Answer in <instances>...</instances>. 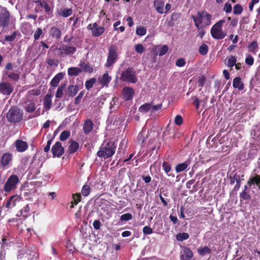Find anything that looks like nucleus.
<instances>
[{"mask_svg": "<svg viewBox=\"0 0 260 260\" xmlns=\"http://www.w3.org/2000/svg\"><path fill=\"white\" fill-rule=\"evenodd\" d=\"M72 12L73 11L71 9L66 8L63 9L61 13H60V14L64 17H67L72 15Z\"/></svg>", "mask_w": 260, "mask_h": 260, "instance_id": "obj_50", "label": "nucleus"}, {"mask_svg": "<svg viewBox=\"0 0 260 260\" xmlns=\"http://www.w3.org/2000/svg\"><path fill=\"white\" fill-rule=\"evenodd\" d=\"M247 186H244V189L240 193V197L244 200H249L250 199V196L247 192Z\"/></svg>", "mask_w": 260, "mask_h": 260, "instance_id": "obj_37", "label": "nucleus"}, {"mask_svg": "<svg viewBox=\"0 0 260 260\" xmlns=\"http://www.w3.org/2000/svg\"><path fill=\"white\" fill-rule=\"evenodd\" d=\"M247 184L249 187L255 185L260 189V175L254 174V176L251 177L247 181Z\"/></svg>", "mask_w": 260, "mask_h": 260, "instance_id": "obj_12", "label": "nucleus"}, {"mask_svg": "<svg viewBox=\"0 0 260 260\" xmlns=\"http://www.w3.org/2000/svg\"><path fill=\"white\" fill-rule=\"evenodd\" d=\"M43 30L41 28H37V30L34 33V39L35 40H38L40 39V37L43 35Z\"/></svg>", "mask_w": 260, "mask_h": 260, "instance_id": "obj_51", "label": "nucleus"}, {"mask_svg": "<svg viewBox=\"0 0 260 260\" xmlns=\"http://www.w3.org/2000/svg\"><path fill=\"white\" fill-rule=\"evenodd\" d=\"M143 232L144 234H151L153 233V230L150 226H145L143 229Z\"/></svg>", "mask_w": 260, "mask_h": 260, "instance_id": "obj_63", "label": "nucleus"}, {"mask_svg": "<svg viewBox=\"0 0 260 260\" xmlns=\"http://www.w3.org/2000/svg\"><path fill=\"white\" fill-rule=\"evenodd\" d=\"M39 5L41 7H43L46 12H48L50 11V8L46 2L43 1L39 3Z\"/></svg>", "mask_w": 260, "mask_h": 260, "instance_id": "obj_58", "label": "nucleus"}, {"mask_svg": "<svg viewBox=\"0 0 260 260\" xmlns=\"http://www.w3.org/2000/svg\"><path fill=\"white\" fill-rule=\"evenodd\" d=\"M151 104L149 103H146L144 105L141 106L139 109V111L141 113H145L148 111V110H151Z\"/></svg>", "mask_w": 260, "mask_h": 260, "instance_id": "obj_39", "label": "nucleus"}, {"mask_svg": "<svg viewBox=\"0 0 260 260\" xmlns=\"http://www.w3.org/2000/svg\"><path fill=\"white\" fill-rule=\"evenodd\" d=\"M79 66L81 67L80 68L82 70V71H83L88 73H92L93 71L92 67H90L84 61H80Z\"/></svg>", "mask_w": 260, "mask_h": 260, "instance_id": "obj_31", "label": "nucleus"}, {"mask_svg": "<svg viewBox=\"0 0 260 260\" xmlns=\"http://www.w3.org/2000/svg\"><path fill=\"white\" fill-rule=\"evenodd\" d=\"M180 258L181 260H194L193 253L191 250L186 246L181 247Z\"/></svg>", "mask_w": 260, "mask_h": 260, "instance_id": "obj_8", "label": "nucleus"}, {"mask_svg": "<svg viewBox=\"0 0 260 260\" xmlns=\"http://www.w3.org/2000/svg\"><path fill=\"white\" fill-rule=\"evenodd\" d=\"M51 152L53 157H61L64 152V149L62 144L59 142H56L51 149Z\"/></svg>", "mask_w": 260, "mask_h": 260, "instance_id": "obj_7", "label": "nucleus"}, {"mask_svg": "<svg viewBox=\"0 0 260 260\" xmlns=\"http://www.w3.org/2000/svg\"><path fill=\"white\" fill-rule=\"evenodd\" d=\"M87 28L91 30L92 35L94 37H98L101 35L105 31L103 27L99 26L97 23L90 24L88 25Z\"/></svg>", "mask_w": 260, "mask_h": 260, "instance_id": "obj_9", "label": "nucleus"}, {"mask_svg": "<svg viewBox=\"0 0 260 260\" xmlns=\"http://www.w3.org/2000/svg\"><path fill=\"white\" fill-rule=\"evenodd\" d=\"M185 64V60L183 58H179L176 61V65L179 67H183Z\"/></svg>", "mask_w": 260, "mask_h": 260, "instance_id": "obj_64", "label": "nucleus"}, {"mask_svg": "<svg viewBox=\"0 0 260 260\" xmlns=\"http://www.w3.org/2000/svg\"><path fill=\"white\" fill-rule=\"evenodd\" d=\"M135 51L138 53H142L144 51V48L141 44H138L135 46Z\"/></svg>", "mask_w": 260, "mask_h": 260, "instance_id": "obj_57", "label": "nucleus"}, {"mask_svg": "<svg viewBox=\"0 0 260 260\" xmlns=\"http://www.w3.org/2000/svg\"><path fill=\"white\" fill-rule=\"evenodd\" d=\"M120 24V21H117L114 24V29L115 30H118L119 29L121 32H123L125 30V27L123 26H120L119 28L117 27L118 25Z\"/></svg>", "mask_w": 260, "mask_h": 260, "instance_id": "obj_60", "label": "nucleus"}, {"mask_svg": "<svg viewBox=\"0 0 260 260\" xmlns=\"http://www.w3.org/2000/svg\"><path fill=\"white\" fill-rule=\"evenodd\" d=\"M235 180L236 182V184L235 185V186L234 187V189L237 190H238L240 187L241 179H240V176L238 175H237L236 174L235 175Z\"/></svg>", "mask_w": 260, "mask_h": 260, "instance_id": "obj_55", "label": "nucleus"}, {"mask_svg": "<svg viewBox=\"0 0 260 260\" xmlns=\"http://www.w3.org/2000/svg\"><path fill=\"white\" fill-rule=\"evenodd\" d=\"M120 80L122 81H127L135 83L137 81L135 72L132 68H128L121 73Z\"/></svg>", "mask_w": 260, "mask_h": 260, "instance_id": "obj_4", "label": "nucleus"}, {"mask_svg": "<svg viewBox=\"0 0 260 260\" xmlns=\"http://www.w3.org/2000/svg\"><path fill=\"white\" fill-rule=\"evenodd\" d=\"M15 144L16 150L18 152H24L28 148V145L27 143L21 140H16Z\"/></svg>", "mask_w": 260, "mask_h": 260, "instance_id": "obj_13", "label": "nucleus"}, {"mask_svg": "<svg viewBox=\"0 0 260 260\" xmlns=\"http://www.w3.org/2000/svg\"><path fill=\"white\" fill-rule=\"evenodd\" d=\"M52 95L50 93L46 94L44 98V106L47 109H49L52 105Z\"/></svg>", "mask_w": 260, "mask_h": 260, "instance_id": "obj_23", "label": "nucleus"}, {"mask_svg": "<svg viewBox=\"0 0 260 260\" xmlns=\"http://www.w3.org/2000/svg\"><path fill=\"white\" fill-rule=\"evenodd\" d=\"M9 121L12 123L20 122L23 118V115H6Z\"/></svg>", "mask_w": 260, "mask_h": 260, "instance_id": "obj_19", "label": "nucleus"}, {"mask_svg": "<svg viewBox=\"0 0 260 260\" xmlns=\"http://www.w3.org/2000/svg\"><path fill=\"white\" fill-rule=\"evenodd\" d=\"M51 49H52L54 51L55 54L58 56H62L64 54V51L62 50V47L60 48H53V46H52Z\"/></svg>", "mask_w": 260, "mask_h": 260, "instance_id": "obj_53", "label": "nucleus"}, {"mask_svg": "<svg viewBox=\"0 0 260 260\" xmlns=\"http://www.w3.org/2000/svg\"><path fill=\"white\" fill-rule=\"evenodd\" d=\"M199 53L203 55H206L208 51V46L205 44H202L200 47L199 48Z\"/></svg>", "mask_w": 260, "mask_h": 260, "instance_id": "obj_45", "label": "nucleus"}, {"mask_svg": "<svg viewBox=\"0 0 260 260\" xmlns=\"http://www.w3.org/2000/svg\"><path fill=\"white\" fill-rule=\"evenodd\" d=\"M191 17L193 19L195 26L199 30L211 24V15L206 12H198L196 16L192 15Z\"/></svg>", "mask_w": 260, "mask_h": 260, "instance_id": "obj_2", "label": "nucleus"}, {"mask_svg": "<svg viewBox=\"0 0 260 260\" xmlns=\"http://www.w3.org/2000/svg\"><path fill=\"white\" fill-rule=\"evenodd\" d=\"M116 148V145L113 141L104 142L101 146L96 154L99 157L104 159L110 158L115 153Z\"/></svg>", "mask_w": 260, "mask_h": 260, "instance_id": "obj_1", "label": "nucleus"}, {"mask_svg": "<svg viewBox=\"0 0 260 260\" xmlns=\"http://www.w3.org/2000/svg\"><path fill=\"white\" fill-rule=\"evenodd\" d=\"M13 86L8 82L0 83V93L4 95H10L13 92Z\"/></svg>", "mask_w": 260, "mask_h": 260, "instance_id": "obj_10", "label": "nucleus"}, {"mask_svg": "<svg viewBox=\"0 0 260 260\" xmlns=\"http://www.w3.org/2000/svg\"><path fill=\"white\" fill-rule=\"evenodd\" d=\"M35 109L36 107L35 104L33 103H30L28 104L27 106L26 107V111L27 112L31 113L34 112Z\"/></svg>", "mask_w": 260, "mask_h": 260, "instance_id": "obj_54", "label": "nucleus"}, {"mask_svg": "<svg viewBox=\"0 0 260 260\" xmlns=\"http://www.w3.org/2000/svg\"><path fill=\"white\" fill-rule=\"evenodd\" d=\"M243 11V8L240 5L237 4L234 7V13L236 15L240 14Z\"/></svg>", "mask_w": 260, "mask_h": 260, "instance_id": "obj_52", "label": "nucleus"}, {"mask_svg": "<svg viewBox=\"0 0 260 260\" xmlns=\"http://www.w3.org/2000/svg\"><path fill=\"white\" fill-rule=\"evenodd\" d=\"M188 164L185 161L177 165L175 167V170L177 173H180L184 171L188 167Z\"/></svg>", "mask_w": 260, "mask_h": 260, "instance_id": "obj_33", "label": "nucleus"}, {"mask_svg": "<svg viewBox=\"0 0 260 260\" xmlns=\"http://www.w3.org/2000/svg\"><path fill=\"white\" fill-rule=\"evenodd\" d=\"M78 91V87L77 85H70L66 91V94L69 96H75Z\"/></svg>", "mask_w": 260, "mask_h": 260, "instance_id": "obj_18", "label": "nucleus"}, {"mask_svg": "<svg viewBox=\"0 0 260 260\" xmlns=\"http://www.w3.org/2000/svg\"><path fill=\"white\" fill-rule=\"evenodd\" d=\"M137 141L140 144H142L145 141V138L142 132L139 133L137 137Z\"/></svg>", "mask_w": 260, "mask_h": 260, "instance_id": "obj_61", "label": "nucleus"}, {"mask_svg": "<svg viewBox=\"0 0 260 260\" xmlns=\"http://www.w3.org/2000/svg\"><path fill=\"white\" fill-rule=\"evenodd\" d=\"M164 2L162 0H155L153 5L156 11L160 14L164 13Z\"/></svg>", "mask_w": 260, "mask_h": 260, "instance_id": "obj_17", "label": "nucleus"}, {"mask_svg": "<svg viewBox=\"0 0 260 260\" xmlns=\"http://www.w3.org/2000/svg\"><path fill=\"white\" fill-rule=\"evenodd\" d=\"M157 53L159 55L162 56L165 54L168 51V47L167 45H164L161 47H157Z\"/></svg>", "mask_w": 260, "mask_h": 260, "instance_id": "obj_41", "label": "nucleus"}, {"mask_svg": "<svg viewBox=\"0 0 260 260\" xmlns=\"http://www.w3.org/2000/svg\"><path fill=\"white\" fill-rule=\"evenodd\" d=\"M133 218V216L131 213H125L123 215H122L120 216V219L121 221H128Z\"/></svg>", "mask_w": 260, "mask_h": 260, "instance_id": "obj_48", "label": "nucleus"}, {"mask_svg": "<svg viewBox=\"0 0 260 260\" xmlns=\"http://www.w3.org/2000/svg\"><path fill=\"white\" fill-rule=\"evenodd\" d=\"M224 22L225 20L221 19L212 26L211 29V35L214 39L221 40L226 36V32L222 29V25Z\"/></svg>", "mask_w": 260, "mask_h": 260, "instance_id": "obj_3", "label": "nucleus"}, {"mask_svg": "<svg viewBox=\"0 0 260 260\" xmlns=\"http://www.w3.org/2000/svg\"><path fill=\"white\" fill-rule=\"evenodd\" d=\"M72 199L73 201L71 202V208H73L74 207L75 205H76L81 201V196L79 193H77L72 194Z\"/></svg>", "mask_w": 260, "mask_h": 260, "instance_id": "obj_26", "label": "nucleus"}, {"mask_svg": "<svg viewBox=\"0 0 260 260\" xmlns=\"http://www.w3.org/2000/svg\"><path fill=\"white\" fill-rule=\"evenodd\" d=\"M117 58V53L115 48L114 46H110L109 48V53L105 66L111 67L115 62Z\"/></svg>", "mask_w": 260, "mask_h": 260, "instance_id": "obj_6", "label": "nucleus"}, {"mask_svg": "<svg viewBox=\"0 0 260 260\" xmlns=\"http://www.w3.org/2000/svg\"><path fill=\"white\" fill-rule=\"evenodd\" d=\"M69 143L70 145L67 152L70 154H73L79 148V144L77 142L73 140H70Z\"/></svg>", "mask_w": 260, "mask_h": 260, "instance_id": "obj_14", "label": "nucleus"}, {"mask_svg": "<svg viewBox=\"0 0 260 260\" xmlns=\"http://www.w3.org/2000/svg\"><path fill=\"white\" fill-rule=\"evenodd\" d=\"M90 191V187L87 185H84L82 188L81 193L84 196H87Z\"/></svg>", "mask_w": 260, "mask_h": 260, "instance_id": "obj_47", "label": "nucleus"}, {"mask_svg": "<svg viewBox=\"0 0 260 260\" xmlns=\"http://www.w3.org/2000/svg\"><path fill=\"white\" fill-rule=\"evenodd\" d=\"M96 82V79L94 78H91L89 80L86 81L85 84L86 88L87 90H89L93 86Z\"/></svg>", "mask_w": 260, "mask_h": 260, "instance_id": "obj_42", "label": "nucleus"}, {"mask_svg": "<svg viewBox=\"0 0 260 260\" xmlns=\"http://www.w3.org/2000/svg\"><path fill=\"white\" fill-rule=\"evenodd\" d=\"M64 74L62 73L57 74L50 82V84L52 87H56L58 86L59 82L63 79Z\"/></svg>", "mask_w": 260, "mask_h": 260, "instance_id": "obj_16", "label": "nucleus"}, {"mask_svg": "<svg viewBox=\"0 0 260 260\" xmlns=\"http://www.w3.org/2000/svg\"><path fill=\"white\" fill-rule=\"evenodd\" d=\"M183 119L180 115H177L175 118V123L178 125H180L182 124Z\"/></svg>", "mask_w": 260, "mask_h": 260, "instance_id": "obj_62", "label": "nucleus"}, {"mask_svg": "<svg viewBox=\"0 0 260 260\" xmlns=\"http://www.w3.org/2000/svg\"><path fill=\"white\" fill-rule=\"evenodd\" d=\"M19 199V197L17 196H12L9 200H7L6 204V207L7 208H10L14 207L16 205V201Z\"/></svg>", "mask_w": 260, "mask_h": 260, "instance_id": "obj_20", "label": "nucleus"}, {"mask_svg": "<svg viewBox=\"0 0 260 260\" xmlns=\"http://www.w3.org/2000/svg\"><path fill=\"white\" fill-rule=\"evenodd\" d=\"M82 72V70L78 67L70 68L68 70L69 76H78Z\"/></svg>", "mask_w": 260, "mask_h": 260, "instance_id": "obj_27", "label": "nucleus"}, {"mask_svg": "<svg viewBox=\"0 0 260 260\" xmlns=\"http://www.w3.org/2000/svg\"><path fill=\"white\" fill-rule=\"evenodd\" d=\"M189 235L187 233H182L178 234L176 236V239L179 241H183L189 238Z\"/></svg>", "mask_w": 260, "mask_h": 260, "instance_id": "obj_38", "label": "nucleus"}, {"mask_svg": "<svg viewBox=\"0 0 260 260\" xmlns=\"http://www.w3.org/2000/svg\"><path fill=\"white\" fill-rule=\"evenodd\" d=\"M111 80V78L109 76L107 72L105 73L102 77L99 78L100 83L103 85H108Z\"/></svg>", "mask_w": 260, "mask_h": 260, "instance_id": "obj_22", "label": "nucleus"}, {"mask_svg": "<svg viewBox=\"0 0 260 260\" xmlns=\"http://www.w3.org/2000/svg\"><path fill=\"white\" fill-rule=\"evenodd\" d=\"M66 84H61L57 88L56 94H55V97L56 98H61L63 94V91L64 90V88L66 87Z\"/></svg>", "mask_w": 260, "mask_h": 260, "instance_id": "obj_34", "label": "nucleus"}, {"mask_svg": "<svg viewBox=\"0 0 260 260\" xmlns=\"http://www.w3.org/2000/svg\"><path fill=\"white\" fill-rule=\"evenodd\" d=\"M198 252L202 256H204L207 254H210L211 250L207 246L203 247H200L198 249Z\"/></svg>", "mask_w": 260, "mask_h": 260, "instance_id": "obj_32", "label": "nucleus"}, {"mask_svg": "<svg viewBox=\"0 0 260 260\" xmlns=\"http://www.w3.org/2000/svg\"><path fill=\"white\" fill-rule=\"evenodd\" d=\"M146 29L144 27H137L136 30V33L139 36H143L146 34Z\"/></svg>", "mask_w": 260, "mask_h": 260, "instance_id": "obj_46", "label": "nucleus"}, {"mask_svg": "<svg viewBox=\"0 0 260 260\" xmlns=\"http://www.w3.org/2000/svg\"><path fill=\"white\" fill-rule=\"evenodd\" d=\"M206 79L205 76L202 75L199 77L198 80V86L202 87L206 82Z\"/></svg>", "mask_w": 260, "mask_h": 260, "instance_id": "obj_56", "label": "nucleus"}, {"mask_svg": "<svg viewBox=\"0 0 260 260\" xmlns=\"http://www.w3.org/2000/svg\"><path fill=\"white\" fill-rule=\"evenodd\" d=\"M19 178L15 175H11L5 184L4 189L6 192H9L16 188L19 182Z\"/></svg>", "mask_w": 260, "mask_h": 260, "instance_id": "obj_5", "label": "nucleus"}, {"mask_svg": "<svg viewBox=\"0 0 260 260\" xmlns=\"http://www.w3.org/2000/svg\"><path fill=\"white\" fill-rule=\"evenodd\" d=\"M258 48V44L256 41H253L248 46V49L249 52L255 54L256 53V49Z\"/></svg>", "mask_w": 260, "mask_h": 260, "instance_id": "obj_36", "label": "nucleus"}, {"mask_svg": "<svg viewBox=\"0 0 260 260\" xmlns=\"http://www.w3.org/2000/svg\"><path fill=\"white\" fill-rule=\"evenodd\" d=\"M62 50L64 51V54L70 55L74 54L76 52V49L74 47L65 45L62 46Z\"/></svg>", "mask_w": 260, "mask_h": 260, "instance_id": "obj_28", "label": "nucleus"}, {"mask_svg": "<svg viewBox=\"0 0 260 260\" xmlns=\"http://www.w3.org/2000/svg\"><path fill=\"white\" fill-rule=\"evenodd\" d=\"M9 16L8 14H4L1 16L0 19V23L2 26L5 27L7 26L9 22Z\"/></svg>", "mask_w": 260, "mask_h": 260, "instance_id": "obj_35", "label": "nucleus"}, {"mask_svg": "<svg viewBox=\"0 0 260 260\" xmlns=\"http://www.w3.org/2000/svg\"><path fill=\"white\" fill-rule=\"evenodd\" d=\"M162 168L165 172L167 174L171 171L172 169L171 165L167 161H164L162 163Z\"/></svg>", "mask_w": 260, "mask_h": 260, "instance_id": "obj_44", "label": "nucleus"}, {"mask_svg": "<svg viewBox=\"0 0 260 260\" xmlns=\"http://www.w3.org/2000/svg\"><path fill=\"white\" fill-rule=\"evenodd\" d=\"M233 85L234 88H238L239 90H242L244 88V84L241 82L240 77H236L233 80Z\"/></svg>", "mask_w": 260, "mask_h": 260, "instance_id": "obj_24", "label": "nucleus"}, {"mask_svg": "<svg viewBox=\"0 0 260 260\" xmlns=\"http://www.w3.org/2000/svg\"><path fill=\"white\" fill-rule=\"evenodd\" d=\"M93 123L90 120H86L83 125V131L85 134H88L91 131L93 128Z\"/></svg>", "mask_w": 260, "mask_h": 260, "instance_id": "obj_21", "label": "nucleus"}, {"mask_svg": "<svg viewBox=\"0 0 260 260\" xmlns=\"http://www.w3.org/2000/svg\"><path fill=\"white\" fill-rule=\"evenodd\" d=\"M254 62V59L253 57L249 55L247 56L245 59V63L249 65V66H252Z\"/></svg>", "mask_w": 260, "mask_h": 260, "instance_id": "obj_59", "label": "nucleus"}, {"mask_svg": "<svg viewBox=\"0 0 260 260\" xmlns=\"http://www.w3.org/2000/svg\"><path fill=\"white\" fill-rule=\"evenodd\" d=\"M61 34L60 29L55 27H52L50 31V35L51 37H55L57 39L60 38Z\"/></svg>", "mask_w": 260, "mask_h": 260, "instance_id": "obj_29", "label": "nucleus"}, {"mask_svg": "<svg viewBox=\"0 0 260 260\" xmlns=\"http://www.w3.org/2000/svg\"><path fill=\"white\" fill-rule=\"evenodd\" d=\"M70 136V132L69 131H64L62 132L59 136V139L61 141H64Z\"/></svg>", "mask_w": 260, "mask_h": 260, "instance_id": "obj_40", "label": "nucleus"}, {"mask_svg": "<svg viewBox=\"0 0 260 260\" xmlns=\"http://www.w3.org/2000/svg\"><path fill=\"white\" fill-rule=\"evenodd\" d=\"M123 95L124 98L126 101L131 100L134 94V90L130 87H124L123 89Z\"/></svg>", "mask_w": 260, "mask_h": 260, "instance_id": "obj_15", "label": "nucleus"}, {"mask_svg": "<svg viewBox=\"0 0 260 260\" xmlns=\"http://www.w3.org/2000/svg\"><path fill=\"white\" fill-rule=\"evenodd\" d=\"M21 215L24 218H27L30 215V208L28 204L20 210Z\"/></svg>", "mask_w": 260, "mask_h": 260, "instance_id": "obj_30", "label": "nucleus"}, {"mask_svg": "<svg viewBox=\"0 0 260 260\" xmlns=\"http://www.w3.org/2000/svg\"><path fill=\"white\" fill-rule=\"evenodd\" d=\"M193 104L194 105L196 108L198 110V112H201L203 110V107L204 104V102L200 101L197 98H194L193 99Z\"/></svg>", "mask_w": 260, "mask_h": 260, "instance_id": "obj_25", "label": "nucleus"}, {"mask_svg": "<svg viewBox=\"0 0 260 260\" xmlns=\"http://www.w3.org/2000/svg\"><path fill=\"white\" fill-rule=\"evenodd\" d=\"M7 74H8V77L14 81H18L19 79V75L17 73H7Z\"/></svg>", "mask_w": 260, "mask_h": 260, "instance_id": "obj_49", "label": "nucleus"}, {"mask_svg": "<svg viewBox=\"0 0 260 260\" xmlns=\"http://www.w3.org/2000/svg\"><path fill=\"white\" fill-rule=\"evenodd\" d=\"M13 155L9 152L4 153L1 157V164L3 168H8V166L12 161Z\"/></svg>", "mask_w": 260, "mask_h": 260, "instance_id": "obj_11", "label": "nucleus"}, {"mask_svg": "<svg viewBox=\"0 0 260 260\" xmlns=\"http://www.w3.org/2000/svg\"><path fill=\"white\" fill-rule=\"evenodd\" d=\"M237 59L235 56H231L228 59V66L230 68L234 67L236 63Z\"/></svg>", "mask_w": 260, "mask_h": 260, "instance_id": "obj_43", "label": "nucleus"}]
</instances>
